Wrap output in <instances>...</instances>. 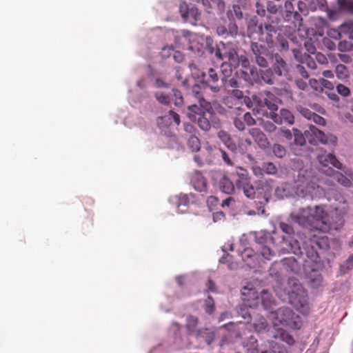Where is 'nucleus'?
<instances>
[{
    "label": "nucleus",
    "mask_w": 353,
    "mask_h": 353,
    "mask_svg": "<svg viewBox=\"0 0 353 353\" xmlns=\"http://www.w3.org/2000/svg\"><path fill=\"white\" fill-rule=\"evenodd\" d=\"M279 99L270 92H264L259 95H253V101L256 107L263 108L267 107L271 112L278 110Z\"/></svg>",
    "instance_id": "nucleus-7"
},
{
    "label": "nucleus",
    "mask_w": 353,
    "mask_h": 353,
    "mask_svg": "<svg viewBox=\"0 0 353 353\" xmlns=\"http://www.w3.org/2000/svg\"><path fill=\"white\" fill-rule=\"evenodd\" d=\"M197 317L192 315H190L187 317L186 328L188 330L189 332H194L197 326Z\"/></svg>",
    "instance_id": "nucleus-41"
},
{
    "label": "nucleus",
    "mask_w": 353,
    "mask_h": 353,
    "mask_svg": "<svg viewBox=\"0 0 353 353\" xmlns=\"http://www.w3.org/2000/svg\"><path fill=\"white\" fill-rule=\"evenodd\" d=\"M221 70L223 74V77L221 78V86H224L225 89L237 88L239 87V83L236 78L234 77H230L232 72V68H231L226 62H224L221 64Z\"/></svg>",
    "instance_id": "nucleus-12"
},
{
    "label": "nucleus",
    "mask_w": 353,
    "mask_h": 353,
    "mask_svg": "<svg viewBox=\"0 0 353 353\" xmlns=\"http://www.w3.org/2000/svg\"><path fill=\"white\" fill-rule=\"evenodd\" d=\"M337 3L341 10H345L353 14V1L337 0Z\"/></svg>",
    "instance_id": "nucleus-39"
},
{
    "label": "nucleus",
    "mask_w": 353,
    "mask_h": 353,
    "mask_svg": "<svg viewBox=\"0 0 353 353\" xmlns=\"http://www.w3.org/2000/svg\"><path fill=\"white\" fill-rule=\"evenodd\" d=\"M279 227L281 230L285 234H288L290 237H291V235L294 234V229L293 228L284 222H281L279 223Z\"/></svg>",
    "instance_id": "nucleus-52"
},
{
    "label": "nucleus",
    "mask_w": 353,
    "mask_h": 353,
    "mask_svg": "<svg viewBox=\"0 0 353 353\" xmlns=\"http://www.w3.org/2000/svg\"><path fill=\"white\" fill-rule=\"evenodd\" d=\"M254 328L257 332H262L266 330L268 327V324L265 319L263 316L259 317L258 319L255 320L253 323Z\"/></svg>",
    "instance_id": "nucleus-34"
},
{
    "label": "nucleus",
    "mask_w": 353,
    "mask_h": 353,
    "mask_svg": "<svg viewBox=\"0 0 353 353\" xmlns=\"http://www.w3.org/2000/svg\"><path fill=\"white\" fill-rule=\"evenodd\" d=\"M289 285L294 286V288L288 292L290 303L297 310L304 309L307 306V294L303 286L294 279H290Z\"/></svg>",
    "instance_id": "nucleus-4"
},
{
    "label": "nucleus",
    "mask_w": 353,
    "mask_h": 353,
    "mask_svg": "<svg viewBox=\"0 0 353 353\" xmlns=\"http://www.w3.org/2000/svg\"><path fill=\"white\" fill-rule=\"evenodd\" d=\"M262 127L268 132H273L276 130V125L271 121H267L262 123Z\"/></svg>",
    "instance_id": "nucleus-56"
},
{
    "label": "nucleus",
    "mask_w": 353,
    "mask_h": 353,
    "mask_svg": "<svg viewBox=\"0 0 353 353\" xmlns=\"http://www.w3.org/2000/svg\"><path fill=\"white\" fill-rule=\"evenodd\" d=\"M270 117L277 124L281 125L286 123L292 125L294 123V117L293 114L288 109L282 108L279 113L270 112Z\"/></svg>",
    "instance_id": "nucleus-16"
},
{
    "label": "nucleus",
    "mask_w": 353,
    "mask_h": 353,
    "mask_svg": "<svg viewBox=\"0 0 353 353\" xmlns=\"http://www.w3.org/2000/svg\"><path fill=\"white\" fill-rule=\"evenodd\" d=\"M279 265H282L287 272L294 273H298L301 269L300 264L297 260L294 257H289L285 258L281 261V263H274L270 268V271H272L274 267Z\"/></svg>",
    "instance_id": "nucleus-18"
},
{
    "label": "nucleus",
    "mask_w": 353,
    "mask_h": 353,
    "mask_svg": "<svg viewBox=\"0 0 353 353\" xmlns=\"http://www.w3.org/2000/svg\"><path fill=\"white\" fill-rule=\"evenodd\" d=\"M262 170L266 174H274L276 172L277 169L272 163H268L263 165Z\"/></svg>",
    "instance_id": "nucleus-49"
},
{
    "label": "nucleus",
    "mask_w": 353,
    "mask_h": 353,
    "mask_svg": "<svg viewBox=\"0 0 353 353\" xmlns=\"http://www.w3.org/2000/svg\"><path fill=\"white\" fill-rule=\"evenodd\" d=\"M206 151L208 153L212 154V158L214 157V156L217 155L219 153H220L221 154L223 160L226 164H228V165H233V162L232 161L230 154L227 153L225 151L221 149H217L211 145L206 146Z\"/></svg>",
    "instance_id": "nucleus-26"
},
{
    "label": "nucleus",
    "mask_w": 353,
    "mask_h": 353,
    "mask_svg": "<svg viewBox=\"0 0 353 353\" xmlns=\"http://www.w3.org/2000/svg\"><path fill=\"white\" fill-rule=\"evenodd\" d=\"M166 117H168V119H172L174 122L177 125H179L181 122L179 115L172 110H170L168 114L165 116L164 118Z\"/></svg>",
    "instance_id": "nucleus-61"
},
{
    "label": "nucleus",
    "mask_w": 353,
    "mask_h": 353,
    "mask_svg": "<svg viewBox=\"0 0 353 353\" xmlns=\"http://www.w3.org/2000/svg\"><path fill=\"white\" fill-rule=\"evenodd\" d=\"M326 245L327 239L313 236L304 242L303 250L311 261L317 262L319 258L318 250L324 249Z\"/></svg>",
    "instance_id": "nucleus-6"
},
{
    "label": "nucleus",
    "mask_w": 353,
    "mask_h": 353,
    "mask_svg": "<svg viewBox=\"0 0 353 353\" xmlns=\"http://www.w3.org/2000/svg\"><path fill=\"white\" fill-rule=\"evenodd\" d=\"M212 53L219 60L228 59L229 63H227L232 68L238 67L239 55L236 50L230 45H225L221 43L215 49H212Z\"/></svg>",
    "instance_id": "nucleus-5"
},
{
    "label": "nucleus",
    "mask_w": 353,
    "mask_h": 353,
    "mask_svg": "<svg viewBox=\"0 0 353 353\" xmlns=\"http://www.w3.org/2000/svg\"><path fill=\"white\" fill-rule=\"evenodd\" d=\"M278 329L281 330V339L283 341H285L286 343H288V345H292L294 343V339L291 335H290L286 332L283 331L281 328H278Z\"/></svg>",
    "instance_id": "nucleus-50"
},
{
    "label": "nucleus",
    "mask_w": 353,
    "mask_h": 353,
    "mask_svg": "<svg viewBox=\"0 0 353 353\" xmlns=\"http://www.w3.org/2000/svg\"><path fill=\"white\" fill-rule=\"evenodd\" d=\"M317 159L321 165V170L327 175H332L334 170L332 167L337 169L342 168V163L331 153H323L318 154Z\"/></svg>",
    "instance_id": "nucleus-8"
},
{
    "label": "nucleus",
    "mask_w": 353,
    "mask_h": 353,
    "mask_svg": "<svg viewBox=\"0 0 353 353\" xmlns=\"http://www.w3.org/2000/svg\"><path fill=\"white\" fill-rule=\"evenodd\" d=\"M239 313L247 322L251 321V314L249 311V309L246 306L241 307L239 311Z\"/></svg>",
    "instance_id": "nucleus-51"
},
{
    "label": "nucleus",
    "mask_w": 353,
    "mask_h": 353,
    "mask_svg": "<svg viewBox=\"0 0 353 353\" xmlns=\"http://www.w3.org/2000/svg\"><path fill=\"white\" fill-rule=\"evenodd\" d=\"M235 199L232 196H229L228 198L223 201L221 205L223 208L228 207L229 208H234L235 206Z\"/></svg>",
    "instance_id": "nucleus-58"
},
{
    "label": "nucleus",
    "mask_w": 353,
    "mask_h": 353,
    "mask_svg": "<svg viewBox=\"0 0 353 353\" xmlns=\"http://www.w3.org/2000/svg\"><path fill=\"white\" fill-rule=\"evenodd\" d=\"M261 299L263 308L266 310H270V312L272 311L275 305V301L272 294L267 290H263L261 294Z\"/></svg>",
    "instance_id": "nucleus-24"
},
{
    "label": "nucleus",
    "mask_w": 353,
    "mask_h": 353,
    "mask_svg": "<svg viewBox=\"0 0 353 353\" xmlns=\"http://www.w3.org/2000/svg\"><path fill=\"white\" fill-rule=\"evenodd\" d=\"M196 121L199 127L205 132L209 131L212 126L214 128H220L221 126L220 119L210 110H208L206 112L199 117Z\"/></svg>",
    "instance_id": "nucleus-9"
},
{
    "label": "nucleus",
    "mask_w": 353,
    "mask_h": 353,
    "mask_svg": "<svg viewBox=\"0 0 353 353\" xmlns=\"http://www.w3.org/2000/svg\"><path fill=\"white\" fill-rule=\"evenodd\" d=\"M215 185L222 192L227 194L234 193L235 188L233 182L224 174L216 173L213 178Z\"/></svg>",
    "instance_id": "nucleus-11"
},
{
    "label": "nucleus",
    "mask_w": 353,
    "mask_h": 353,
    "mask_svg": "<svg viewBox=\"0 0 353 353\" xmlns=\"http://www.w3.org/2000/svg\"><path fill=\"white\" fill-rule=\"evenodd\" d=\"M238 61V66L241 65V67L245 69H247L250 67V61L245 56L240 55Z\"/></svg>",
    "instance_id": "nucleus-60"
},
{
    "label": "nucleus",
    "mask_w": 353,
    "mask_h": 353,
    "mask_svg": "<svg viewBox=\"0 0 353 353\" xmlns=\"http://www.w3.org/2000/svg\"><path fill=\"white\" fill-rule=\"evenodd\" d=\"M200 19L201 13L199 10L195 6H191L187 14V17H185L184 19L191 23H194Z\"/></svg>",
    "instance_id": "nucleus-31"
},
{
    "label": "nucleus",
    "mask_w": 353,
    "mask_h": 353,
    "mask_svg": "<svg viewBox=\"0 0 353 353\" xmlns=\"http://www.w3.org/2000/svg\"><path fill=\"white\" fill-rule=\"evenodd\" d=\"M320 83H321V91H323V90L325 88V89H327L328 90H332L334 89V84L327 80V79H325L323 78H321L320 79Z\"/></svg>",
    "instance_id": "nucleus-55"
},
{
    "label": "nucleus",
    "mask_w": 353,
    "mask_h": 353,
    "mask_svg": "<svg viewBox=\"0 0 353 353\" xmlns=\"http://www.w3.org/2000/svg\"><path fill=\"white\" fill-rule=\"evenodd\" d=\"M251 50L254 55L255 62L262 68L268 66V60L265 58L267 50L265 47L259 45L258 43L252 42Z\"/></svg>",
    "instance_id": "nucleus-15"
},
{
    "label": "nucleus",
    "mask_w": 353,
    "mask_h": 353,
    "mask_svg": "<svg viewBox=\"0 0 353 353\" xmlns=\"http://www.w3.org/2000/svg\"><path fill=\"white\" fill-rule=\"evenodd\" d=\"M190 182L195 190L200 192H207L208 183L201 172L194 171L190 176Z\"/></svg>",
    "instance_id": "nucleus-17"
},
{
    "label": "nucleus",
    "mask_w": 353,
    "mask_h": 353,
    "mask_svg": "<svg viewBox=\"0 0 353 353\" xmlns=\"http://www.w3.org/2000/svg\"><path fill=\"white\" fill-rule=\"evenodd\" d=\"M188 146L192 152H198L201 148L199 139L195 135H191L188 140Z\"/></svg>",
    "instance_id": "nucleus-35"
},
{
    "label": "nucleus",
    "mask_w": 353,
    "mask_h": 353,
    "mask_svg": "<svg viewBox=\"0 0 353 353\" xmlns=\"http://www.w3.org/2000/svg\"><path fill=\"white\" fill-rule=\"evenodd\" d=\"M201 86L199 84H194L191 89L192 96L198 101L200 106L205 110H211V102L205 97V91L207 88Z\"/></svg>",
    "instance_id": "nucleus-14"
},
{
    "label": "nucleus",
    "mask_w": 353,
    "mask_h": 353,
    "mask_svg": "<svg viewBox=\"0 0 353 353\" xmlns=\"http://www.w3.org/2000/svg\"><path fill=\"white\" fill-rule=\"evenodd\" d=\"M154 97L157 101L163 105H168L170 103V98L168 95L165 94L161 92H157L154 94Z\"/></svg>",
    "instance_id": "nucleus-43"
},
{
    "label": "nucleus",
    "mask_w": 353,
    "mask_h": 353,
    "mask_svg": "<svg viewBox=\"0 0 353 353\" xmlns=\"http://www.w3.org/2000/svg\"><path fill=\"white\" fill-rule=\"evenodd\" d=\"M298 317L292 310L288 307H280L275 312L271 311L269 318L272 321L274 327L283 325L291 328L296 327V319Z\"/></svg>",
    "instance_id": "nucleus-3"
},
{
    "label": "nucleus",
    "mask_w": 353,
    "mask_h": 353,
    "mask_svg": "<svg viewBox=\"0 0 353 353\" xmlns=\"http://www.w3.org/2000/svg\"><path fill=\"white\" fill-rule=\"evenodd\" d=\"M243 119L248 125H253L256 123L250 112L245 113L243 117Z\"/></svg>",
    "instance_id": "nucleus-63"
},
{
    "label": "nucleus",
    "mask_w": 353,
    "mask_h": 353,
    "mask_svg": "<svg viewBox=\"0 0 353 353\" xmlns=\"http://www.w3.org/2000/svg\"><path fill=\"white\" fill-rule=\"evenodd\" d=\"M309 83L314 90L321 92L320 79L319 80L311 79L309 81Z\"/></svg>",
    "instance_id": "nucleus-64"
},
{
    "label": "nucleus",
    "mask_w": 353,
    "mask_h": 353,
    "mask_svg": "<svg viewBox=\"0 0 353 353\" xmlns=\"http://www.w3.org/2000/svg\"><path fill=\"white\" fill-rule=\"evenodd\" d=\"M292 17H293L294 28L300 30L301 27L303 25V19L301 15L297 11H295L292 14Z\"/></svg>",
    "instance_id": "nucleus-44"
},
{
    "label": "nucleus",
    "mask_w": 353,
    "mask_h": 353,
    "mask_svg": "<svg viewBox=\"0 0 353 353\" xmlns=\"http://www.w3.org/2000/svg\"><path fill=\"white\" fill-rule=\"evenodd\" d=\"M218 137L232 154L235 152L236 145L229 134L223 130H221L218 133Z\"/></svg>",
    "instance_id": "nucleus-25"
},
{
    "label": "nucleus",
    "mask_w": 353,
    "mask_h": 353,
    "mask_svg": "<svg viewBox=\"0 0 353 353\" xmlns=\"http://www.w3.org/2000/svg\"><path fill=\"white\" fill-rule=\"evenodd\" d=\"M283 243H285L287 248H282L281 252L284 254L286 252H292L295 255H302L303 254V251L300 246L299 241L294 239H290V240H286L285 238H283Z\"/></svg>",
    "instance_id": "nucleus-19"
},
{
    "label": "nucleus",
    "mask_w": 353,
    "mask_h": 353,
    "mask_svg": "<svg viewBox=\"0 0 353 353\" xmlns=\"http://www.w3.org/2000/svg\"><path fill=\"white\" fill-rule=\"evenodd\" d=\"M312 272L314 274V278L312 276H309L310 283L312 287L317 288L322 282V276L318 271L314 270H312Z\"/></svg>",
    "instance_id": "nucleus-40"
},
{
    "label": "nucleus",
    "mask_w": 353,
    "mask_h": 353,
    "mask_svg": "<svg viewBox=\"0 0 353 353\" xmlns=\"http://www.w3.org/2000/svg\"><path fill=\"white\" fill-rule=\"evenodd\" d=\"M256 248L257 255L259 254L265 260L270 261L275 255L274 252L272 251L271 248L267 245L259 243L258 244Z\"/></svg>",
    "instance_id": "nucleus-28"
},
{
    "label": "nucleus",
    "mask_w": 353,
    "mask_h": 353,
    "mask_svg": "<svg viewBox=\"0 0 353 353\" xmlns=\"http://www.w3.org/2000/svg\"><path fill=\"white\" fill-rule=\"evenodd\" d=\"M249 134L261 147H265L268 145V139L259 128H253L250 129Z\"/></svg>",
    "instance_id": "nucleus-22"
},
{
    "label": "nucleus",
    "mask_w": 353,
    "mask_h": 353,
    "mask_svg": "<svg viewBox=\"0 0 353 353\" xmlns=\"http://www.w3.org/2000/svg\"><path fill=\"white\" fill-rule=\"evenodd\" d=\"M172 100L176 106L181 107L184 103V99L180 90L176 88L172 90Z\"/></svg>",
    "instance_id": "nucleus-36"
},
{
    "label": "nucleus",
    "mask_w": 353,
    "mask_h": 353,
    "mask_svg": "<svg viewBox=\"0 0 353 353\" xmlns=\"http://www.w3.org/2000/svg\"><path fill=\"white\" fill-rule=\"evenodd\" d=\"M272 150L274 155L279 158H283L286 154L285 148L280 144H274Z\"/></svg>",
    "instance_id": "nucleus-46"
},
{
    "label": "nucleus",
    "mask_w": 353,
    "mask_h": 353,
    "mask_svg": "<svg viewBox=\"0 0 353 353\" xmlns=\"http://www.w3.org/2000/svg\"><path fill=\"white\" fill-rule=\"evenodd\" d=\"M306 137L300 132L294 133V143L297 145H303L306 142Z\"/></svg>",
    "instance_id": "nucleus-48"
},
{
    "label": "nucleus",
    "mask_w": 353,
    "mask_h": 353,
    "mask_svg": "<svg viewBox=\"0 0 353 353\" xmlns=\"http://www.w3.org/2000/svg\"><path fill=\"white\" fill-rule=\"evenodd\" d=\"M336 91L339 94H341L343 97H347L350 94V90L349 88L343 84L337 85Z\"/></svg>",
    "instance_id": "nucleus-54"
},
{
    "label": "nucleus",
    "mask_w": 353,
    "mask_h": 353,
    "mask_svg": "<svg viewBox=\"0 0 353 353\" xmlns=\"http://www.w3.org/2000/svg\"><path fill=\"white\" fill-rule=\"evenodd\" d=\"M257 254L250 248H247L244 249V250L241 253L242 259L247 263L249 266L253 265V261L254 258H256Z\"/></svg>",
    "instance_id": "nucleus-30"
},
{
    "label": "nucleus",
    "mask_w": 353,
    "mask_h": 353,
    "mask_svg": "<svg viewBox=\"0 0 353 353\" xmlns=\"http://www.w3.org/2000/svg\"><path fill=\"white\" fill-rule=\"evenodd\" d=\"M308 141L313 145H317L319 143L326 144L328 143L327 137L316 126L310 125L309 129L304 133Z\"/></svg>",
    "instance_id": "nucleus-13"
},
{
    "label": "nucleus",
    "mask_w": 353,
    "mask_h": 353,
    "mask_svg": "<svg viewBox=\"0 0 353 353\" xmlns=\"http://www.w3.org/2000/svg\"><path fill=\"white\" fill-rule=\"evenodd\" d=\"M236 174L239 176V179L236 181H246L250 179L248 178V171L243 168H237L236 169Z\"/></svg>",
    "instance_id": "nucleus-53"
},
{
    "label": "nucleus",
    "mask_w": 353,
    "mask_h": 353,
    "mask_svg": "<svg viewBox=\"0 0 353 353\" xmlns=\"http://www.w3.org/2000/svg\"><path fill=\"white\" fill-rule=\"evenodd\" d=\"M194 159L199 165H202L203 161L210 163L212 161V154L208 153L206 151L205 146L204 147V150L202 152V157H200L199 155H195Z\"/></svg>",
    "instance_id": "nucleus-32"
},
{
    "label": "nucleus",
    "mask_w": 353,
    "mask_h": 353,
    "mask_svg": "<svg viewBox=\"0 0 353 353\" xmlns=\"http://www.w3.org/2000/svg\"><path fill=\"white\" fill-rule=\"evenodd\" d=\"M175 203L179 212H184L186 211L190 203V199L188 194H179L175 197Z\"/></svg>",
    "instance_id": "nucleus-27"
},
{
    "label": "nucleus",
    "mask_w": 353,
    "mask_h": 353,
    "mask_svg": "<svg viewBox=\"0 0 353 353\" xmlns=\"http://www.w3.org/2000/svg\"><path fill=\"white\" fill-rule=\"evenodd\" d=\"M348 210L347 201L341 196L339 202L333 204L332 222L330 221L327 213L322 205L300 208L298 212H292L290 218L294 222L304 228L326 232L332 228L335 230L341 228L344 225V217Z\"/></svg>",
    "instance_id": "nucleus-1"
},
{
    "label": "nucleus",
    "mask_w": 353,
    "mask_h": 353,
    "mask_svg": "<svg viewBox=\"0 0 353 353\" xmlns=\"http://www.w3.org/2000/svg\"><path fill=\"white\" fill-rule=\"evenodd\" d=\"M285 20L289 21L292 18V14L295 12L294 11V6L291 1H287L285 3Z\"/></svg>",
    "instance_id": "nucleus-45"
},
{
    "label": "nucleus",
    "mask_w": 353,
    "mask_h": 353,
    "mask_svg": "<svg viewBox=\"0 0 353 353\" xmlns=\"http://www.w3.org/2000/svg\"><path fill=\"white\" fill-rule=\"evenodd\" d=\"M190 6H188L185 2H181L179 5V12L181 14V17L185 19L187 17V14L190 9Z\"/></svg>",
    "instance_id": "nucleus-59"
},
{
    "label": "nucleus",
    "mask_w": 353,
    "mask_h": 353,
    "mask_svg": "<svg viewBox=\"0 0 353 353\" xmlns=\"http://www.w3.org/2000/svg\"><path fill=\"white\" fill-rule=\"evenodd\" d=\"M294 192L298 197L313 200L323 194V190L316 183V178L306 174H299L294 187Z\"/></svg>",
    "instance_id": "nucleus-2"
},
{
    "label": "nucleus",
    "mask_w": 353,
    "mask_h": 353,
    "mask_svg": "<svg viewBox=\"0 0 353 353\" xmlns=\"http://www.w3.org/2000/svg\"><path fill=\"white\" fill-rule=\"evenodd\" d=\"M341 31L347 34L350 39H353V23L346 22L341 26Z\"/></svg>",
    "instance_id": "nucleus-42"
},
{
    "label": "nucleus",
    "mask_w": 353,
    "mask_h": 353,
    "mask_svg": "<svg viewBox=\"0 0 353 353\" xmlns=\"http://www.w3.org/2000/svg\"><path fill=\"white\" fill-rule=\"evenodd\" d=\"M259 76L264 83L269 85H272L274 83V74L271 68L260 70L259 72Z\"/></svg>",
    "instance_id": "nucleus-29"
},
{
    "label": "nucleus",
    "mask_w": 353,
    "mask_h": 353,
    "mask_svg": "<svg viewBox=\"0 0 353 353\" xmlns=\"http://www.w3.org/2000/svg\"><path fill=\"white\" fill-rule=\"evenodd\" d=\"M214 310H215V306H214V300L212 299V298L210 296H209L208 297V299L205 301V312L209 314H211L214 312Z\"/></svg>",
    "instance_id": "nucleus-47"
},
{
    "label": "nucleus",
    "mask_w": 353,
    "mask_h": 353,
    "mask_svg": "<svg viewBox=\"0 0 353 353\" xmlns=\"http://www.w3.org/2000/svg\"><path fill=\"white\" fill-rule=\"evenodd\" d=\"M174 52V48L172 46H165L162 48L161 52V55L162 58L165 59L170 57V55Z\"/></svg>",
    "instance_id": "nucleus-57"
},
{
    "label": "nucleus",
    "mask_w": 353,
    "mask_h": 353,
    "mask_svg": "<svg viewBox=\"0 0 353 353\" xmlns=\"http://www.w3.org/2000/svg\"><path fill=\"white\" fill-rule=\"evenodd\" d=\"M236 186L238 190L243 192L245 196L248 198H254L255 195V189L250 182V180L236 181Z\"/></svg>",
    "instance_id": "nucleus-21"
},
{
    "label": "nucleus",
    "mask_w": 353,
    "mask_h": 353,
    "mask_svg": "<svg viewBox=\"0 0 353 353\" xmlns=\"http://www.w3.org/2000/svg\"><path fill=\"white\" fill-rule=\"evenodd\" d=\"M202 77L201 83L205 88H209L213 93H218L221 91L222 88L221 82L219 83V75L214 68H209L207 74L203 72Z\"/></svg>",
    "instance_id": "nucleus-10"
},
{
    "label": "nucleus",
    "mask_w": 353,
    "mask_h": 353,
    "mask_svg": "<svg viewBox=\"0 0 353 353\" xmlns=\"http://www.w3.org/2000/svg\"><path fill=\"white\" fill-rule=\"evenodd\" d=\"M300 113L308 120H311L314 112H312L310 110L305 108H300L299 109Z\"/></svg>",
    "instance_id": "nucleus-62"
},
{
    "label": "nucleus",
    "mask_w": 353,
    "mask_h": 353,
    "mask_svg": "<svg viewBox=\"0 0 353 353\" xmlns=\"http://www.w3.org/2000/svg\"><path fill=\"white\" fill-rule=\"evenodd\" d=\"M336 75L338 79L343 80L349 77V71L347 67L343 64H339L335 68Z\"/></svg>",
    "instance_id": "nucleus-33"
},
{
    "label": "nucleus",
    "mask_w": 353,
    "mask_h": 353,
    "mask_svg": "<svg viewBox=\"0 0 353 353\" xmlns=\"http://www.w3.org/2000/svg\"><path fill=\"white\" fill-rule=\"evenodd\" d=\"M272 68L278 76H281L283 72L287 71V63L278 53L272 55Z\"/></svg>",
    "instance_id": "nucleus-20"
},
{
    "label": "nucleus",
    "mask_w": 353,
    "mask_h": 353,
    "mask_svg": "<svg viewBox=\"0 0 353 353\" xmlns=\"http://www.w3.org/2000/svg\"><path fill=\"white\" fill-rule=\"evenodd\" d=\"M207 111L201 106L194 104L188 107L187 116L192 121H196L199 117Z\"/></svg>",
    "instance_id": "nucleus-23"
},
{
    "label": "nucleus",
    "mask_w": 353,
    "mask_h": 353,
    "mask_svg": "<svg viewBox=\"0 0 353 353\" xmlns=\"http://www.w3.org/2000/svg\"><path fill=\"white\" fill-rule=\"evenodd\" d=\"M334 178L342 185L345 187H350L352 184L351 181L345 176L340 173L339 172L334 171L332 174Z\"/></svg>",
    "instance_id": "nucleus-37"
},
{
    "label": "nucleus",
    "mask_w": 353,
    "mask_h": 353,
    "mask_svg": "<svg viewBox=\"0 0 353 353\" xmlns=\"http://www.w3.org/2000/svg\"><path fill=\"white\" fill-rule=\"evenodd\" d=\"M353 268V254L350 255L348 259L340 265V271L343 274H346Z\"/></svg>",
    "instance_id": "nucleus-38"
}]
</instances>
